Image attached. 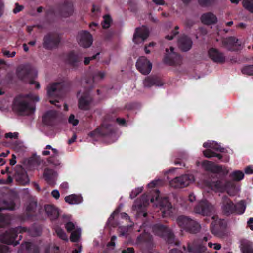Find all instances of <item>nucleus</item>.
I'll return each mask as SVG.
<instances>
[{"label":"nucleus","instance_id":"1a4fd4ad","mask_svg":"<svg viewBox=\"0 0 253 253\" xmlns=\"http://www.w3.org/2000/svg\"><path fill=\"white\" fill-rule=\"evenodd\" d=\"M174 48L170 47L169 50L166 49V54L163 61L165 64L170 66H177L181 64L182 62V57L178 53L174 51Z\"/></svg>","mask_w":253,"mask_h":253},{"label":"nucleus","instance_id":"423d86ee","mask_svg":"<svg viewBox=\"0 0 253 253\" xmlns=\"http://www.w3.org/2000/svg\"><path fill=\"white\" fill-rule=\"evenodd\" d=\"M155 199L154 197H152L150 201L152 203L155 201L157 202L158 205L157 206L160 207L162 216L164 217L172 216L173 215V207L168 198L167 197L160 198V192L158 190L155 192Z\"/></svg>","mask_w":253,"mask_h":253},{"label":"nucleus","instance_id":"864d4df0","mask_svg":"<svg viewBox=\"0 0 253 253\" xmlns=\"http://www.w3.org/2000/svg\"><path fill=\"white\" fill-rule=\"evenodd\" d=\"M179 29V27L176 26L175 27L174 30H172L170 35H167L165 38L169 40H171L173 38L177 35L179 32L177 31Z\"/></svg>","mask_w":253,"mask_h":253},{"label":"nucleus","instance_id":"aec40b11","mask_svg":"<svg viewBox=\"0 0 253 253\" xmlns=\"http://www.w3.org/2000/svg\"><path fill=\"white\" fill-rule=\"evenodd\" d=\"M241 43V42L239 39L233 36L224 39L222 41L223 45L230 51L238 50Z\"/></svg>","mask_w":253,"mask_h":253},{"label":"nucleus","instance_id":"49530a36","mask_svg":"<svg viewBox=\"0 0 253 253\" xmlns=\"http://www.w3.org/2000/svg\"><path fill=\"white\" fill-rule=\"evenodd\" d=\"M105 76V73L104 72L97 71L93 73L92 75V80L93 82L102 80L104 78Z\"/></svg>","mask_w":253,"mask_h":253},{"label":"nucleus","instance_id":"20e7f679","mask_svg":"<svg viewBox=\"0 0 253 253\" xmlns=\"http://www.w3.org/2000/svg\"><path fill=\"white\" fill-rule=\"evenodd\" d=\"M27 231V228L21 226L10 229L0 235V242L7 245L12 244L16 246L19 243L18 241L15 240L18 234Z\"/></svg>","mask_w":253,"mask_h":253},{"label":"nucleus","instance_id":"4c0bfd02","mask_svg":"<svg viewBox=\"0 0 253 253\" xmlns=\"http://www.w3.org/2000/svg\"><path fill=\"white\" fill-rule=\"evenodd\" d=\"M121 206H119L115 209L114 212L111 214L110 216L108 219L107 224L113 227H115L117 226V223L114 221V217L115 215H118L120 211Z\"/></svg>","mask_w":253,"mask_h":253},{"label":"nucleus","instance_id":"0eeeda50","mask_svg":"<svg viewBox=\"0 0 253 253\" xmlns=\"http://www.w3.org/2000/svg\"><path fill=\"white\" fill-rule=\"evenodd\" d=\"M177 223L181 229L192 234L198 233L201 228L200 225L197 222L184 215L178 217Z\"/></svg>","mask_w":253,"mask_h":253},{"label":"nucleus","instance_id":"b1692460","mask_svg":"<svg viewBox=\"0 0 253 253\" xmlns=\"http://www.w3.org/2000/svg\"><path fill=\"white\" fill-rule=\"evenodd\" d=\"M178 48L183 52H187L191 49L193 45L191 39L187 35H181L177 42Z\"/></svg>","mask_w":253,"mask_h":253},{"label":"nucleus","instance_id":"8fccbe9b","mask_svg":"<svg viewBox=\"0 0 253 253\" xmlns=\"http://www.w3.org/2000/svg\"><path fill=\"white\" fill-rule=\"evenodd\" d=\"M207 217L212 215L215 212V207L207 201Z\"/></svg>","mask_w":253,"mask_h":253},{"label":"nucleus","instance_id":"37998d69","mask_svg":"<svg viewBox=\"0 0 253 253\" xmlns=\"http://www.w3.org/2000/svg\"><path fill=\"white\" fill-rule=\"evenodd\" d=\"M187 158V155L185 153L182 152L179 154V156H176V160L174 161L175 165H179L180 166H184L185 164L183 162V160Z\"/></svg>","mask_w":253,"mask_h":253},{"label":"nucleus","instance_id":"2eb2a0df","mask_svg":"<svg viewBox=\"0 0 253 253\" xmlns=\"http://www.w3.org/2000/svg\"><path fill=\"white\" fill-rule=\"evenodd\" d=\"M14 177L16 181L21 185H26L29 183V178L24 168L19 165L15 166Z\"/></svg>","mask_w":253,"mask_h":253},{"label":"nucleus","instance_id":"7c9ffc66","mask_svg":"<svg viewBox=\"0 0 253 253\" xmlns=\"http://www.w3.org/2000/svg\"><path fill=\"white\" fill-rule=\"evenodd\" d=\"M43 176L49 185L53 186L55 184L56 173L53 169H46L44 172Z\"/></svg>","mask_w":253,"mask_h":253},{"label":"nucleus","instance_id":"473e14b6","mask_svg":"<svg viewBox=\"0 0 253 253\" xmlns=\"http://www.w3.org/2000/svg\"><path fill=\"white\" fill-rule=\"evenodd\" d=\"M15 206V204L13 200H2L0 202V212L3 210H14Z\"/></svg>","mask_w":253,"mask_h":253},{"label":"nucleus","instance_id":"bb28decb","mask_svg":"<svg viewBox=\"0 0 253 253\" xmlns=\"http://www.w3.org/2000/svg\"><path fill=\"white\" fill-rule=\"evenodd\" d=\"M164 83L159 77L156 76H148L144 81L145 87H150L153 85L161 86Z\"/></svg>","mask_w":253,"mask_h":253},{"label":"nucleus","instance_id":"3c124183","mask_svg":"<svg viewBox=\"0 0 253 253\" xmlns=\"http://www.w3.org/2000/svg\"><path fill=\"white\" fill-rule=\"evenodd\" d=\"M45 253H60L59 247L56 245L47 247Z\"/></svg>","mask_w":253,"mask_h":253},{"label":"nucleus","instance_id":"6ab92c4d","mask_svg":"<svg viewBox=\"0 0 253 253\" xmlns=\"http://www.w3.org/2000/svg\"><path fill=\"white\" fill-rule=\"evenodd\" d=\"M138 70L143 75H148L152 70V65L150 61L145 57L139 58L136 63Z\"/></svg>","mask_w":253,"mask_h":253},{"label":"nucleus","instance_id":"6e6d98bb","mask_svg":"<svg viewBox=\"0 0 253 253\" xmlns=\"http://www.w3.org/2000/svg\"><path fill=\"white\" fill-rule=\"evenodd\" d=\"M57 156H52L48 159L49 163L52 164L55 166H58L60 164V161L57 158Z\"/></svg>","mask_w":253,"mask_h":253},{"label":"nucleus","instance_id":"5701e85b","mask_svg":"<svg viewBox=\"0 0 253 253\" xmlns=\"http://www.w3.org/2000/svg\"><path fill=\"white\" fill-rule=\"evenodd\" d=\"M74 11L73 4L70 0H65L59 7V15L63 17H68L72 15Z\"/></svg>","mask_w":253,"mask_h":253},{"label":"nucleus","instance_id":"cd10ccee","mask_svg":"<svg viewBox=\"0 0 253 253\" xmlns=\"http://www.w3.org/2000/svg\"><path fill=\"white\" fill-rule=\"evenodd\" d=\"M205 247L202 245H199L197 247H194L190 243L187 244V252L189 253H202L205 251ZM169 253H183L180 250L177 249L171 250Z\"/></svg>","mask_w":253,"mask_h":253},{"label":"nucleus","instance_id":"f3484780","mask_svg":"<svg viewBox=\"0 0 253 253\" xmlns=\"http://www.w3.org/2000/svg\"><path fill=\"white\" fill-rule=\"evenodd\" d=\"M221 209L224 215L229 216L235 213V204L228 197V196H223L222 198Z\"/></svg>","mask_w":253,"mask_h":253},{"label":"nucleus","instance_id":"680f3d73","mask_svg":"<svg viewBox=\"0 0 253 253\" xmlns=\"http://www.w3.org/2000/svg\"><path fill=\"white\" fill-rule=\"evenodd\" d=\"M18 136V132H9L5 134V137L6 138H17Z\"/></svg>","mask_w":253,"mask_h":253},{"label":"nucleus","instance_id":"0e129e2a","mask_svg":"<svg viewBox=\"0 0 253 253\" xmlns=\"http://www.w3.org/2000/svg\"><path fill=\"white\" fill-rule=\"evenodd\" d=\"M196 165L198 167L201 166L204 171H206V160H203L202 162L197 161L196 162Z\"/></svg>","mask_w":253,"mask_h":253},{"label":"nucleus","instance_id":"a19ab883","mask_svg":"<svg viewBox=\"0 0 253 253\" xmlns=\"http://www.w3.org/2000/svg\"><path fill=\"white\" fill-rule=\"evenodd\" d=\"M10 222V218L8 215L0 213V228L8 225Z\"/></svg>","mask_w":253,"mask_h":253},{"label":"nucleus","instance_id":"f03ea898","mask_svg":"<svg viewBox=\"0 0 253 253\" xmlns=\"http://www.w3.org/2000/svg\"><path fill=\"white\" fill-rule=\"evenodd\" d=\"M67 91V87L63 83H55L48 87L47 94L51 104L55 105L58 108L61 106L58 104L59 99L63 98Z\"/></svg>","mask_w":253,"mask_h":253},{"label":"nucleus","instance_id":"5fc2aeb1","mask_svg":"<svg viewBox=\"0 0 253 253\" xmlns=\"http://www.w3.org/2000/svg\"><path fill=\"white\" fill-rule=\"evenodd\" d=\"M143 190L142 187H138L135 188L134 190H132L130 194V198L131 199L135 198L138 195H139L140 193L142 192Z\"/></svg>","mask_w":253,"mask_h":253},{"label":"nucleus","instance_id":"c03bdc74","mask_svg":"<svg viewBox=\"0 0 253 253\" xmlns=\"http://www.w3.org/2000/svg\"><path fill=\"white\" fill-rule=\"evenodd\" d=\"M242 3L246 10L253 13V0H243Z\"/></svg>","mask_w":253,"mask_h":253},{"label":"nucleus","instance_id":"13d9d810","mask_svg":"<svg viewBox=\"0 0 253 253\" xmlns=\"http://www.w3.org/2000/svg\"><path fill=\"white\" fill-rule=\"evenodd\" d=\"M65 228L68 232H70L75 229V225L72 222H68L65 224Z\"/></svg>","mask_w":253,"mask_h":253},{"label":"nucleus","instance_id":"9d476101","mask_svg":"<svg viewBox=\"0 0 253 253\" xmlns=\"http://www.w3.org/2000/svg\"><path fill=\"white\" fill-rule=\"evenodd\" d=\"M211 218L213 221L210 226L211 231L216 236H221L226 228V222L224 219H219L216 215H213Z\"/></svg>","mask_w":253,"mask_h":253},{"label":"nucleus","instance_id":"de8ad7c7","mask_svg":"<svg viewBox=\"0 0 253 253\" xmlns=\"http://www.w3.org/2000/svg\"><path fill=\"white\" fill-rule=\"evenodd\" d=\"M104 20L102 22V26L103 29H107L110 26L112 22V18L109 15H106L103 17Z\"/></svg>","mask_w":253,"mask_h":253},{"label":"nucleus","instance_id":"72a5a7b5","mask_svg":"<svg viewBox=\"0 0 253 253\" xmlns=\"http://www.w3.org/2000/svg\"><path fill=\"white\" fill-rule=\"evenodd\" d=\"M241 250L242 253H253V244L248 240L241 241Z\"/></svg>","mask_w":253,"mask_h":253},{"label":"nucleus","instance_id":"412c9836","mask_svg":"<svg viewBox=\"0 0 253 253\" xmlns=\"http://www.w3.org/2000/svg\"><path fill=\"white\" fill-rule=\"evenodd\" d=\"M136 241L138 244L145 247L148 251L153 248L152 236L145 231L137 237Z\"/></svg>","mask_w":253,"mask_h":253},{"label":"nucleus","instance_id":"603ef678","mask_svg":"<svg viewBox=\"0 0 253 253\" xmlns=\"http://www.w3.org/2000/svg\"><path fill=\"white\" fill-rule=\"evenodd\" d=\"M56 233L58 236L61 239L63 240H67V236L62 229L60 228H57L56 229Z\"/></svg>","mask_w":253,"mask_h":253},{"label":"nucleus","instance_id":"e433bc0d","mask_svg":"<svg viewBox=\"0 0 253 253\" xmlns=\"http://www.w3.org/2000/svg\"><path fill=\"white\" fill-rule=\"evenodd\" d=\"M37 203L35 201H31L29 202L26 207V212L29 216L32 217L36 215V210Z\"/></svg>","mask_w":253,"mask_h":253},{"label":"nucleus","instance_id":"e2e57ef3","mask_svg":"<svg viewBox=\"0 0 253 253\" xmlns=\"http://www.w3.org/2000/svg\"><path fill=\"white\" fill-rule=\"evenodd\" d=\"M25 95L26 97H27V100L29 99L35 101H38L39 100V97L38 96H34L33 94L31 93L25 94Z\"/></svg>","mask_w":253,"mask_h":253},{"label":"nucleus","instance_id":"9b49d317","mask_svg":"<svg viewBox=\"0 0 253 253\" xmlns=\"http://www.w3.org/2000/svg\"><path fill=\"white\" fill-rule=\"evenodd\" d=\"M112 126L107 122H103L98 128L88 133V136L92 138L97 136H108L113 133Z\"/></svg>","mask_w":253,"mask_h":253},{"label":"nucleus","instance_id":"ea45409f","mask_svg":"<svg viewBox=\"0 0 253 253\" xmlns=\"http://www.w3.org/2000/svg\"><path fill=\"white\" fill-rule=\"evenodd\" d=\"M230 177L234 181H239L244 177V173L240 170H235L230 174Z\"/></svg>","mask_w":253,"mask_h":253},{"label":"nucleus","instance_id":"774afa93","mask_svg":"<svg viewBox=\"0 0 253 253\" xmlns=\"http://www.w3.org/2000/svg\"><path fill=\"white\" fill-rule=\"evenodd\" d=\"M134 252V249L132 247H128L126 249H124L122 251V253H133Z\"/></svg>","mask_w":253,"mask_h":253},{"label":"nucleus","instance_id":"4be33fe9","mask_svg":"<svg viewBox=\"0 0 253 253\" xmlns=\"http://www.w3.org/2000/svg\"><path fill=\"white\" fill-rule=\"evenodd\" d=\"M93 100L89 91L84 92L79 99V108L83 110H88L90 109V104Z\"/></svg>","mask_w":253,"mask_h":253},{"label":"nucleus","instance_id":"7ed1b4c3","mask_svg":"<svg viewBox=\"0 0 253 253\" xmlns=\"http://www.w3.org/2000/svg\"><path fill=\"white\" fill-rule=\"evenodd\" d=\"M13 109L20 115H29L34 112L35 108L30 105L25 95L20 94L14 99Z\"/></svg>","mask_w":253,"mask_h":253},{"label":"nucleus","instance_id":"ddd939ff","mask_svg":"<svg viewBox=\"0 0 253 253\" xmlns=\"http://www.w3.org/2000/svg\"><path fill=\"white\" fill-rule=\"evenodd\" d=\"M194 180L193 175L185 174L177 177L170 181V185L174 188H181L189 185Z\"/></svg>","mask_w":253,"mask_h":253},{"label":"nucleus","instance_id":"4d7b16f0","mask_svg":"<svg viewBox=\"0 0 253 253\" xmlns=\"http://www.w3.org/2000/svg\"><path fill=\"white\" fill-rule=\"evenodd\" d=\"M69 123L72 124L73 126H77L79 123V120L75 118L73 114H71L68 119Z\"/></svg>","mask_w":253,"mask_h":253},{"label":"nucleus","instance_id":"338daca9","mask_svg":"<svg viewBox=\"0 0 253 253\" xmlns=\"http://www.w3.org/2000/svg\"><path fill=\"white\" fill-rule=\"evenodd\" d=\"M54 14V11L52 8H50L46 11L45 17L48 22H50V21L48 20V16L50 15H53Z\"/></svg>","mask_w":253,"mask_h":253},{"label":"nucleus","instance_id":"c756f323","mask_svg":"<svg viewBox=\"0 0 253 253\" xmlns=\"http://www.w3.org/2000/svg\"><path fill=\"white\" fill-rule=\"evenodd\" d=\"M45 211L51 220H55L58 218L59 211L55 206L51 205H45Z\"/></svg>","mask_w":253,"mask_h":253},{"label":"nucleus","instance_id":"2f4dec72","mask_svg":"<svg viewBox=\"0 0 253 253\" xmlns=\"http://www.w3.org/2000/svg\"><path fill=\"white\" fill-rule=\"evenodd\" d=\"M21 248L25 249V253H40L39 247L29 242H25L21 245Z\"/></svg>","mask_w":253,"mask_h":253},{"label":"nucleus","instance_id":"bf43d9fd","mask_svg":"<svg viewBox=\"0 0 253 253\" xmlns=\"http://www.w3.org/2000/svg\"><path fill=\"white\" fill-rule=\"evenodd\" d=\"M15 5V7L13 10V12L15 14L21 11L24 9V6L23 5H19L18 3H16Z\"/></svg>","mask_w":253,"mask_h":253},{"label":"nucleus","instance_id":"a878e982","mask_svg":"<svg viewBox=\"0 0 253 253\" xmlns=\"http://www.w3.org/2000/svg\"><path fill=\"white\" fill-rule=\"evenodd\" d=\"M149 36V32L146 30H143L140 28H137L134 34L133 41L134 42L138 44L141 42H143Z\"/></svg>","mask_w":253,"mask_h":253},{"label":"nucleus","instance_id":"39448f33","mask_svg":"<svg viewBox=\"0 0 253 253\" xmlns=\"http://www.w3.org/2000/svg\"><path fill=\"white\" fill-rule=\"evenodd\" d=\"M152 230L155 234L163 238L168 244L179 245L178 242L175 241L173 233L167 226L156 224L153 226Z\"/></svg>","mask_w":253,"mask_h":253},{"label":"nucleus","instance_id":"dca6fc26","mask_svg":"<svg viewBox=\"0 0 253 253\" xmlns=\"http://www.w3.org/2000/svg\"><path fill=\"white\" fill-rule=\"evenodd\" d=\"M93 37L87 31L82 30L78 33L77 41L79 44L84 48H88L92 44Z\"/></svg>","mask_w":253,"mask_h":253},{"label":"nucleus","instance_id":"a18cd8bd","mask_svg":"<svg viewBox=\"0 0 253 253\" xmlns=\"http://www.w3.org/2000/svg\"><path fill=\"white\" fill-rule=\"evenodd\" d=\"M81 235V230L80 229H76L71 233L70 240L73 242H77L80 239Z\"/></svg>","mask_w":253,"mask_h":253},{"label":"nucleus","instance_id":"052dcab7","mask_svg":"<svg viewBox=\"0 0 253 253\" xmlns=\"http://www.w3.org/2000/svg\"><path fill=\"white\" fill-rule=\"evenodd\" d=\"M9 248L6 245H0V253H9Z\"/></svg>","mask_w":253,"mask_h":253},{"label":"nucleus","instance_id":"f704fd0d","mask_svg":"<svg viewBox=\"0 0 253 253\" xmlns=\"http://www.w3.org/2000/svg\"><path fill=\"white\" fill-rule=\"evenodd\" d=\"M194 211L196 213L206 215V199H203L199 202L194 207Z\"/></svg>","mask_w":253,"mask_h":253},{"label":"nucleus","instance_id":"a211bd4d","mask_svg":"<svg viewBox=\"0 0 253 253\" xmlns=\"http://www.w3.org/2000/svg\"><path fill=\"white\" fill-rule=\"evenodd\" d=\"M82 58L81 54L71 51L66 56V62L72 68L77 69L81 64Z\"/></svg>","mask_w":253,"mask_h":253},{"label":"nucleus","instance_id":"69168bd1","mask_svg":"<svg viewBox=\"0 0 253 253\" xmlns=\"http://www.w3.org/2000/svg\"><path fill=\"white\" fill-rule=\"evenodd\" d=\"M2 52L3 55L5 56H7V57H13L16 54V52L14 51L10 53L9 51L4 50Z\"/></svg>","mask_w":253,"mask_h":253},{"label":"nucleus","instance_id":"f8f14e48","mask_svg":"<svg viewBox=\"0 0 253 253\" xmlns=\"http://www.w3.org/2000/svg\"><path fill=\"white\" fill-rule=\"evenodd\" d=\"M34 70L29 64L21 65L16 69V75L18 78L25 82L29 81L33 78Z\"/></svg>","mask_w":253,"mask_h":253},{"label":"nucleus","instance_id":"c9c22d12","mask_svg":"<svg viewBox=\"0 0 253 253\" xmlns=\"http://www.w3.org/2000/svg\"><path fill=\"white\" fill-rule=\"evenodd\" d=\"M65 201L69 204H78L82 202V197L81 195L71 194L66 196Z\"/></svg>","mask_w":253,"mask_h":253},{"label":"nucleus","instance_id":"f257e3e1","mask_svg":"<svg viewBox=\"0 0 253 253\" xmlns=\"http://www.w3.org/2000/svg\"><path fill=\"white\" fill-rule=\"evenodd\" d=\"M210 171L212 172L211 180L207 179V188L211 190H225L232 186L231 181L225 178L226 175L228 171L225 172L222 166L215 164L211 161H207V171Z\"/></svg>","mask_w":253,"mask_h":253},{"label":"nucleus","instance_id":"c85d7f7f","mask_svg":"<svg viewBox=\"0 0 253 253\" xmlns=\"http://www.w3.org/2000/svg\"><path fill=\"white\" fill-rule=\"evenodd\" d=\"M57 117V113L55 111L49 110L46 112L42 117V121L45 125L48 126H53L55 120Z\"/></svg>","mask_w":253,"mask_h":253},{"label":"nucleus","instance_id":"58836bf2","mask_svg":"<svg viewBox=\"0 0 253 253\" xmlns=\"http://www.w3.org/2000/svg\"><path fill=\"white\" fill-rule=\"evenodd\" d=\"M236 210L235 214L238 215L243 214L246 209V203L244 200H241L235 205Z\"/></svg>","mask_w":253,"mask_h":253},{"label":"nucleus","instance_id":"79ce46f5","mask_svg":"<svg viewBox=\"0 0 253 253\" xmlns=\"http://www.w3.org/2000/svg\"><path fill=\"white\" fill-rule=\"evenodd\" d=\"M217 21L216 16L212 13H207V26L215 24Z\"/></svg>","mask_w":253,"mask_h":253},{"label":"nucleus","instance_id":"393cba45","mask_svg":"<svg viewBox=\"0 0 253 253\" xmlns=\"http://www.w3.org/2000/svg\"><path fill=\"white\" fill-rule=\"evenodd\" d=\"M210 58L214 62L223 63L225 61V57L223 53L215 48H212L208 51Z\"/></svg>","mask_w":253,"mask_h":253},{"label":"nucleus","instance_id":"4468645a","mask_svg":"<svg viewBox=\"0 0 253 253\" xmlns=\"http://www.w3.org/2000/svg\"><path fill=\"white\" fill-rule=\"evenodd\" d=\"M208 148H210L220 152H224L225 149L221 147V146L219 145L217 142L215 141H211L210 140L207 141V158L217 157L219 160L222 159V155L217 153L216 152L211 150L208 149Z\"/></svg>","mask_w":253,"mask_h":253},{"label":"nucleus","instance_id":"09e8293b","mask_svg":"<svg viewBox=\"0 0 253 253\" xmlns=\"http://www.w3.org/2000/svg\"><path fill=\"white\" fill-rule=\"evenodd\" d=\"M241 71L243 74L253 75V64L245 66Z\"/></svg>","mask_w":253,"mask_h":253},{"label":"nucleus","instance_id":"6e6552de","mask_svg":"<svg viewBox=\"0 0 253 253\" xmlns=\"http://www.w3.org/2000/svg\"><path fill=\"white\" fill-rule=\"evenodd\" d=\"M60 34L50 32L43 37V47L47 50H52L57 48L61 41Z\"/></svg>","mask_w":253,"mask_h":253}]
</instances>
